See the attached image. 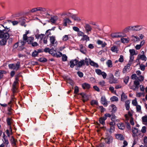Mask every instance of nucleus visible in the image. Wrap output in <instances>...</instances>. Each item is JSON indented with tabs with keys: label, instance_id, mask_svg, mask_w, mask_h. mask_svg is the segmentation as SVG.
I'll return each mask as SVG.
<instances>
[{
	"label": "nucleus",
	"instance_id": "5701e85b",
	"mask_svg": "<svg viewBox=\"0 0 147 147\" xmlns=\"http://www.w3.org/2000/svg\"><path fill=\"white\" fill-rule=\"evenodd\" d=\"M142 123L147 126V115H145L142 118Z\"/></svg>",
	"mask_w": 147,
	"mask_h": 147
},
{
	"label": "nucleus",
	"instance_id": "f704fd0d",
	"mask_svg": "<svg viewBox=\"0 0 147 147\" xmlns=\"http://www.w3.org/2000/svg\"><path fill=\"white\" fill-rule=\"evenodd\" d=\"M111 50L113 52H116V53H117L118 51V48L116 46H113L111 47Z\"/></svg>",
	"mask_w": 147,
	"mask_h": 147
},
{
	"label": "nucleus",
	"instance_id": "f257e3e1",
	"mask_svg": "<svg viewBox=\"0 0 147 147\" xmlns=\"http://www.w3.org/2000/svg\"><path fill=\"white\" fill-rule=\"evenodd\" d=\"M9 38V34L5 30H0V45H5L7 43V40Z\"/></svg>",
	"mask_w": 147,
	"mask_h": 147
},
{
	"label": "nucleus",
	"instance_id": "a211bd4d",
	"mask_svg": "<svg viewBox=\"0 0 147 147\" xmlns=\"http://www.w3.org/2000/svg\"><path fill=\"white\" fill-rule=\"evenodd\" d=\"M113 139V138L112 136H109L105 138V141L107 144H109L112 142Z\"/></svg>",
	"mask_w": 147,
	"mask_h": 147
},
{
	"label": "nucleus",
	"instance_id": "58836bf2",
	"mask_svg": "<svg viewBox=\"0 0 147 147\" xmlns=\"http://www.w3.org/2000/svg\"><path fill=\"white\" fill-rule=\"evenodd\" d=\"M106 64L108 67H112V63L111 60H109L106 62Z\"/></svg>",
	"mask_w": 147,
	"mask_h": 147
},
{
	"label": "nucleus",
	"instance_id": "e433bc0d",
	"mask_svg": "<svg viewBox=\"0 0 147 147\" xmlns=\"http://www.w3.org/2000/svg\"><path fill=\"white\" fill-rule=\"evenodd\" d=\"M83 37V38H82L81 40H82L83 41L86 40V41H89L90 40L88 36L84 34Z\"/></svg>",
	"mask_w": 147,
	"mask_h": 147
},
{
	"label": "nucleus",
	"instance_id": "6e6552de",
	"mask_svg": "<svg viewBox=\"0 0 147 147\" xmlns=\"http://www.w3.org/2000/svg\"><path fill=\"white\" fill-rule=\"evenodd\" d=\"M84 27L87 34H90V32H91L92 30V28L88 24H86L84 26Z\"/></svg>",
	"mask_w": 147,
	"mask_h": 147
},
{
	"label": "nucleus",
	"instance_id": "13d9d810",
	"mask_svg": "<svg viewBox=\"0 0 147 147\" xmlns=\"http://www.w3.org/2000/svg\"><path fill=\"white\" fill-rule=\"evenodd\" d=\"M142 95H143V96H144V94L143 93L141 92H136V96L137 97H140Z\"/></svg>",
	"mask_w": 147,
	"mask_h": 147
},
{
	"label": "nucleus",
	"instance_id": "a19ab883",
	"mask_svg": "<svg viewBox=\"0 0 147 147\" xmlns=\"http://www.w3.org/2000/svg\"><path fill=\"white\" fill-rule=\"evenodd\" d=\"M10 141L11 144L13 146H15L16 145V140L13 136L11 137Z\"/></svg>",
	"mask_w": 147,
	"mask_h": 147
},
{
	"label": "nucleus",
	"instance_id": "864d4df0",
	"mask_svg": "<svg viewBox=\"0 0 147 147\" xmlns=\"http://www.w3.org/2000/svg\"><path fill=\"white\" fill-rule=\"evenodd\" d=\"M4 143L6 145V146L9 144V142L8 139H6L5 138H4V139L3 140Z\"/></svg>",
	"mask_w": 147,
	"mask_h": 147
},
{
	"label": "nucleus",
	"instance_id": "c756f323",
	"mask_svg": "<svg viewBox=\"0 0 147 147\" xmlns=\"http://www.w3.org/2000/svg\"><path fill=\"white\" fill-rule=\"evenodd\" d=\"M130 103V101L129 100H127L125 102V105L126 109L127 110H128L129 109Z\"/></svg>",
	"mask_w": 147,
	"mask_h": 147
},
{
	"label": "nucleus",
	"instance_id": "f03ea898",
	"mask_svg": "<svg viewBox=\"0 0 147 147\" xmlns=\"http://www.w3.org/2000/svg\"><path fill=\"white\" fill-rule=\"evenodd\" d=\"M131 130L133 133L132 135L134 137L139 136L142 137L144 136V134L141 133L140 131L136 127H132Z\"/></svg>",
	"mask_w": 147,
	"mask_h": 147
},
{
	"label": "nucleus",
	"instance_id": "79ce46f5",
	"mask_svg": "<svg viewBox=\"0 0 147 147\" xmlns=\"http://www.w3.org/2000/svg\"><path fill=\"white\" fill-rule=\"evenodd\" d=\"M136 106V110L137 112L141 113V106L139 105H137Z\"/></svg>",
	"mask_w": 147,
	"mask_h": 147
},
{
	"label": "nucleus",
	"instance_id": "bb28decb",
	"mask_svg": "<svg viewBox=\"0 0 147 147\" xmlns=\"http://www.w3.org/2000/svg\"><path fill=\"white\" fill-rule=\"evenodd\" d=\"M82 86L83 88L88 89L90 88V85L89 84L84 83L82 84Z\"/></svg>",
	"mask_w": 147,
	"mask_h": 147
},
{
	"label": "nucleus",
	"instance_id": "774afa93",
	"mask_svg": "<svg viewBox=\"0 0 147 147\" xmlns=\"http://www.w3.org/2000/svg\"><path fill=\"white\" fill-rule=\"evenodd\" d=\"M38 52L36 51H34L32 53V55L33 56L35 57L38 55Z\"/></svg>",
	"mask_w": 147,
	"mask_h": 147
},
{
	"label": "nucleus",
	"instance_id": "b1692460",
	"mask_svg": "<svg viewBox=\"0 0 147 147\" xmlns=\"http://www.w3.org/2000/svg\"><path fill=\"white\" fill-rule=\"evenodd\" d=\"M115 136L117 139L121 140L124 139V137L123 135L121 134H117L115 135Z\"/></svg>",
	"mask_w": 147,
	"mask_h": 147
},
{
	"label": "nucleus",
	"instance_id": "c85d7f7f",
	"mask_svg": "<svg viewBox=\"0 0 147 147\" xmlns=\"http://www.w3.org/2000/svg\"><path fill=\"white\" fill-rule=\"evenodd\" d=\"M118 128L121 129H124L125 128L124 124L122 123H120L117 124Z\"/></svg>",
	"mask_w": 147,
	"mask_h": 147
},
{
	"label": "nucleus",
	"instance_id": "0e129e2a",
	"mask_svg": "<svg viewBox=\"0 0 147 147\" xmlns=\"http://www.w3.org/2000/svg\"><path fill=\"white\" fill-rule=\"evenodd\" d=\"M91 104L92 105H97L98 102L96 100H93L91 101Z\"/></svg>",
	"mask_w": 147,
	"mask_h": 147
},
{
	"label": "nucleus",
	"instance_id": "09e8293b",
	"mask_svg": "<svg viewBox=\"0 0 147 147\" xmlns=\"http://www.w3.org/2000/svg\"><path fill=\"white\" fill-rule=\"evenodd\" d=\"M120 72L119 70L118 69L116 70L115 74V76L117 77L120 76Z\"/></svg>",
	"mask_w": 147,
	"mask_h": 147
},
{
	"label": "nucleus",
	"instance_id": "dca6fc26",
	"mask_svg": "<svg viewBox=\"0 0 147 147\" xmlns=\"http://www.w3.org/2000/svg\"><path fill=\"white\" fill-rule=\"evenodd\" d=\"M34 40V37L31 36L28 37H27V38L25 40H23L25 41L26 42H28V44H31L33 42Z\"/></svg>",
	"mask_w": 147,
	"mask_h": 147
},
{
	"label": "nucleus",
	"instance_id": "9b49d317",
	"mask_svg": "<svg viewBox=\"0 0 147 147\" xmlns=\"http://www.w3.org/2000/svg\"><path fill=\"white\" fill-rule=\"evenodd\" d=\"M7 124L9 126V129L10 130V131L12 132V129L11 126V124L13 122V120L11 118H7Z\"/></svg>",
	"mask_w": 147,
	"mask_h": 147
},
{
	"label": "nucleus",
	"instance_id": "052dcab7",
	"mask_svg": "<svg viewBox=\"0 0 147 147\" xmlns=\"http://www.w3.org/2000/svg\"><path fill=\"white\" fill-rule=\"evenodd\" d=\"M29 33V31H27L26 32V33L25 34H24L23 36V40H25L26 39V38H27V35Z\"/></svg>",
	"mask_w": 147,
	"mask_h": 147
},
{
	"label": "nucleus",
	"instance_id": "6ab92c4d",
	"mask_svg": "<svg viewBox=\"0 0 147 147\" xmlns=\"http://www.w3.org/2000/svg\"><path fill=\"white\" fill-rule=\"evenodd\" d=\"M134 31H138L142 30L143 28L142 26V25H137L134 26Z\"/></svg>",
	"mask_w": 147,
	"mask_h": 147
},
{
	"label": "nucleus",
	"instance_id": "7c9ffc66",
	"mask_svg": "<svg viewBox=\"0 0 147 147\" xmlns=\"http://www.w3.org/2000/svg\"><path fill=\"white\" fill-rule=\"evenodd\" d=\"M140 59H141L142 60L145 61H146V57L144 55H140V58L138 57V58L136 60V61H138Z\"/></svg>",
	"mask_w": 147,
	"mask_h": 147
},
{
	"label": "nucleus",
	"instance_id": "cd10ccee",
	"mask_svg": "<svg viewBox=\"0 0 147 147\" xmlns=\"http://www.w3.org/2000/svg\"><path fill=\"white\" fill-rule=\"evenodd\" d=\"M106 119V117H104V116L100 118L99 121L100 123L104 125L105 124V121Z\"/></svg>",
	"mask_w": 147,
	"mask_h": 147
},
{
	"label": "nucleus",
	"instance_id": "603ef678",
	"mask_svg": "<svg viewBox=\"0 0 147 147\" xmlns=\"http://www.w3.org/2000/svg\"><path fill=\"white\" fill-rule=\"evenodd\" d=\"M69 38L68 35H65L63 37V41H66Z\"/></svg>",
	"mask_w": 147,
	"mask_h": 147
},
{
	"label": "nucleus",
	"instance_id": "ddd939ff",
	"mask_svg": "<svg viewBox=\"0 0 147 147\" xmlns=\"http://www.w3.org/2000/svg\"><path fill=\"white\" fill-rule=\"evenodd\" d=\"M111 37L113 38H121L122 37V35L121 33H113L111 34Z\"/></svg>",
	"mask_w": 147,
	"mask_h": 147
},
{
	"label": "nucleus",
	"instance_id": "393cba45",
	"mask_svg": "<svg viewBox=\"0 0 147 147\" xmlns=\"http://www.w3.org/2000/svg\"><path fill=\"white\" fill-rule=\"evenodd\" d=\"M97 43L99 45H101V46L102 47H105L107 45V44L105 42H103L100 40H97Z\"/></svg>",
	"mask_w": 147,
	"mask_h": 147
},
{
	"label": "nucleus",
	"instance_id": "2eb2a0df",
	"mask_svg": "<svg viewBox=\"0 0 147 147\" xmlns=\"http://www.w3.org/2000/svg\"><path fill=\"white\" fill-rule=\"evenodd\" d=\"M80 47V51L82 53L85 54L86 53V50L85 47H84L82 44L79 45Z\"/></svg>",
	"mask_w": 147,
	"mask_h": 147
},
{
	"label": "nucleus",
	"instance_id": "c03bdc74",
	"mask_svg": "<svg viewBox=\"0 0 147 147\" xmlns=\"http://www.w3.org/2000/svg\"><path fill=\"white\" fill-rule=\"evenodd\" d=\"M39 7H37L36 8H35L32 9L30 11L32 13H34L35 12H37V11H39Z\"/></svg>",
	"mask_w": 147,
	"mask_h": 147
},
{
	"label": "nucleus",
	"instance_id": "69168bd1",
	"mask_svg": "<svg viewBox=\"0 0 147 147\" xmlns=\"http://www.w3.org/2000/svg\"><path fill=\"white\" fill-rule=\"evenodd\" d=\"M16 100V99L14 98V96H12L11 97V101H10V102L8 104L9 105L11 103H12V102H15Z\"/></svg>",
	"mask_w": 147,
	"mask_h": 147
},
{
	"label": "nucleus",
	"instance_id": "c9c22d12",
	"mask_svg": "<svg viewBox=\"0 0 147 147\" xmlns=\"http://www.w3.org/2000/svg\"><path fill=\"white\" fill-rule=\"evenodd\" d=\"M39 11H40L42 13H45V12H47V9L46 8L44 7H39Z\"/></svg>",
	"mask_w": 147,
	"mask_h": 147
},
{
	"label": "nucleus",
	"instance_id": "3c124183",
	"mask_svg": "<svg viewBox=\"0 0 147 147\" xmlns=\"http://www.w3.org/2000/svg\"><path fill=\"white\" fill-rule=\"evenodd\" d=\"M38 61L41 62H45L47 61V60L45 58L41 57L39 59Z\"/></svg>",
	"mask_w": 147,
	"mask_h": 147
},
{
	"label": "nucleus",
	"instance_id": "680f3d73",
	"mask_svg": "<svg viewBox=\"0 0 147 147\" xmlns=\"http://www.w3.org/2000/svg\"><path fill=\"white\" fill-rule=\"evenodd\" d=\"M130 26H129L124 29V32H129V30L130 31Z\"/></svg>",
	"mask_w": 147,
	"mask_h": 147
},
{
	"label": "nucleus",
	"instance_id": "7ed1b4c3",
	"mask_svg": "<svg viewBox=\"0 0 147 147\" xmlns=\"http://www.w3.org/2000/svg\"><path fill=\"white\" fill-rule=\"evenodd\" d=\"M90 61V59L86 58L85 60L82 59L78 62L77 60V66L79 67H81L82 66L86 64V65H89V62Z\"/></svg>",
	"mask_w": 147,
	"mask_h": 147
},
{
	"label": "nucleus",
	"instance_id": "4d7b16f0",
	"mask_svg": "<svg viewBox=\"0 0 147 147\" xmlns=\"http://www.w3.org/2000/svg\"><path fill=\"white\" fill-rule=\"evenodd\" d=\"M129 52L130 54V55H136L135 54V51L134 49H130Z\"/></svg>",
	"mask_w": 147,
	"mask_h": 147
},
{
	"label": "nucleus",
	"instance_id": "e2e57ef3",
	"mask_svg": "<svg viewBox=\"0 0 147 147\" xmlns=\"http://www.w3.org/2000/svg\"><path fill=\"white\" fill-rule=\"evenodd\" d=\"M42 40H43L44 43L47 44V38L46 36L44 37Z\"/></svg>",
	"mask_w": 147,
	"mask_h": 147
},
{
	"label": "nucleus",
	"instance_id": "20e7f679",
	"mask_svg": "<svg viewBox=\"0 0 147 147\" xmlns=\"http://www.w3.org/2000/svg\"><path fill=\"white\" fill-rule=\"evenodd\" d=\"M9 68L11 69L17 71L20 68V62H17L16 64H10L8 65Z\"/></svg>",
	"mask_w": 147,
	"mask_h": 147
},
{
	"label": "nucleus",
	"instance_id": "a18cd8bd",
	"mask_svg": "<svg viewBox=\"0 0 147 147\" xmlns=\"http://www.w3.org/2000/svg\"><path fill=\"white\" fill-rule=\"evenodd\" d=\"M6 74V72L3 70H0V80L3 77V74Z\"/></svg>",
	"mask_w": 147,
	"mask_h": 147
},
{
	"label": "nucleus",
	"instance_id": "4be33fe9",
	"mask_svg": "<svg viewBox=\"0 0 147 147\" xmlns=\"http://www.w3.org/2000/svg\"><path fill=\"white\" fill-rule=\"evenodd\" d=\"M45 36V34H37L35 35L36 38L38 39H40V40H42Z\"/></svg>",
	"mask_w": 147,
	"mask_h": 147
},
{
	"label": "nucleus",
	"instance_id": "2f4dec72",
	"mask_svg": "<svg viewBox=\"0 0 147 147\" xmlns=\"http://www.w3.org/2000/svg\"><path fill=\"white\" fill-rule=\"evenodd\" d=\"M19 22L20 23V24L22 26H24L25 27L26 25H25V20L23 18H21L19 20Z\"/></svg>",
	"mask_w": 147,
	"mask_h": 147
},
{
	"label": "nucleus",
	"instance_id": "5fc2aeb1",
	"mask_svg": "<svg viewBox=\"0 0 147 147\" xmlns=\"http://www.w3.org/2000/svg\"><path fill=\"white\" fill-rule=\"evenodd\" d=\"M132 103L133 105L134 106H136L137 105L138 102L136 98H135L134 100H132Z\"/></svg>",
	"mask_w": 147,
	"mask_h": 147
},
{
	"label": "nucleus",
	"instance_id": "f3484780",
	"mask_svg": "<svg viewBox=\"0 0 147 147\" xmlns=\"http://www.w3.org/2000/svg\"><path fill=\"white\" fill-rule=\"evenodd\" d=\"M101 102L104 106H107V103L105 97L104 96H102L101 97Z\"/></svg>",
	"mask_w": 147,
	"mask_h": 147
},
{
	"label": "nucleus",
	"instance_id": "ea45409f",
	"mask_svg": "<svg viewBox=\"0 0 147 147\" xmlns=\"http://www.w3.org/2000/svg\"><path fill=\"white\" fill-rule=\"evenodd\" d=\"M121 42L123 43H127L129 41V38H121Z\"/></svg>",
	"mask_w": 147,
	"mask_h": 147
},
{
	"label": "nucleus",
	"instance_id": "9d476101",
	"mask_svg": "<svg viewBox=\"0 0 147 147\" xmlns=\"http://www.w3.org/2000/svg\"><path fill=\"white\" fill-rule=\"evenodd\" d=\"M131 63H129L126 66H125L123 70V73H125L129 71L131 69L130 66Z\"/></svg>",
	"mask_w": 147,
	"mask_h": 147
},
{
	"label": "nucleus",
	"instance_id": "473e14b6",
	"mask_svg": "<svg viewBox=\"0 0 147 147\" xmlns=\"http://www.w3.org/2000/svg\"><path fill=\"white\" fill-rule=\"evenodd\" d=\"M19 42H18V43L19 45V47H20V49L21 50L23 49V48H22V47L25 44L26 42L25 41Z\"/></svg>",
	"mask_w": 147,
	"mask_h": 147
},
{
	"label": "nucleus",
	"instance_id": "f8f14e48",
	"mask_svg": "<svg viewBox=\"0 0 147 147\" xmlns=\"http://www.w3.org/2000/svg\"><path fill=\"white\" fill-rule=\"evenodd\" d=\"M71 23V21L68 18H65L63 20V25L66 26L67 24H69Z\"/></svg>",
	"mask_w": 147,
	"mask_h": 147
},
{
	"label": "nucleus",
	"instance_id": "4468645a",
	"mask_svg": "<svg viewBox=\"0 0 147 147\" xmlns=\"http://www.w3.org/2000/svg\"><path fill=\"white\" fill-rule=\"evenodd\" d=\"M77 65V60L76 59L72 60L70 62V67L72 68L75 65Z\"/></svg>",
	"mask_w": 147,
	"mask_h": 147
},
{
	"label": "nucleus",
	"instance_id": "4c0bfd02",
	"mask_svg": "<svg viewBox=\"0 0 147 147\" xmlns=\"http://www.w3.org/2000/svg\"><path fill=\"white\" fill-rule=\"evenodd\" d=\"M110 100L112 102L117 101L118 100V98L117 97L114 96L111 98Z\"/></svg>",
	"mask_w": 147,
	"mask_h": 147
},
{
	"label": "nucleus",
	"instance_id": "72a5a7b5",
	"mask_svg": "<svg viewBox=\"0 0 147 147\" xmlns=\"http://www.w3.org/2000/svg\"><path fill=\"white\" fill-rule=\"evenodd\" d=\"M71 17L74 20L77 21H79L81 20L80 18L79 17L77 16L76 15H72L71 16Z\"/></svg>",
	"mask_w": 147,
	"mask_h": 147
},
{
	"label": "nucleus",
	"instance_id": "a878e982",
	"mask_svg": "<svg viewBox=\"0 0 147 147\" xmlns=\"http://www.w3.org/2000/svg\"><path fill=\"white\" fill-rule=\"evenodd\" d=\"M121 101H125L127 98V95L123 92L121 95Z\"/></svg>",
	"mask_w": 147,
	"mask_h": 147
},
{
	"label": "nucleus",
	"instance_id": "8fccbe9b",
	"mask_svg": "<svg viewBox=\"0 0 147 147\" xmlns=\"http://www.w3.org/2000/svg\"><path fill=\"white\" fill-rule=\"evenodd\" d=\"M95 71L96 73L99 75H101V73L102 72L101 70L99 69H96L95 70Z\"/></svg>",
	"mask_w": 147,
	"mask_h": 147
},
{
	"label": "nucleus",
	"instance_id": "aec40b11",
	"mask_svg": "<svg viewBox=\"0 0 147 147\" xmlns=\"http://www.w3.org/2000/svg\"><path fill=\"white\" fill-rule=\"evenodd\" d=\"M58 19L59 18L57 16H53L51 18L50 21L52 23H55Z\"/></svg>",
	"mask_w": 147,
	"mask_h": 147
},
{
	"label": "nucleus",
	"instance_id": "37998d69",
	"mask_svg": "<svg viewBox=\"0 0 147 147\" xmlns=\"http://www.w3.org/2000/svg\"><path fill=\"white\" fill-rule=\"evenodd\" d=\"M146 126H144L142 127V128L141 129V132L143 134H144L146 132Z\"/></svg>",
	"mask_w": 147,
	"mask_h": 147
},
{
	"label": "nucleus",
	"instance_id": "412c9836",
	"mask_svg": "<svg viewBox=\"0 0 147 147\" xmlns=\"http://www.w3.org/2000/svg\"><path fill=\"white\" fill-rule=\"evenodd\" d=\"M80 94L82 97V99L84 102H85L88 100V98L86 94L84 93H82Z\"/></svg>",
	"mask_w": 147,
	"mask_h": 147
},
{
	"label": "nucleus",
	"instance_id": "bf43d9fd",
	"mask_svg": "<svg viewBox=\"0 0 147 147\" xmlns=\"http://www.w3.org/2000/svg\"><path fill=\"white\" fill-rule=\"evenodd\" d=\"M62 59L63 61H66L67 60V57L65 55H63L62 56Z\"/></svg>",
	"mask_w": 147,
	"mask_h": 147
},
{
	"label": "nucleus",
	"instance_id": "39448f33",
	"mask_svg": "<svg viewBox=\"0 0 147 147\" xmlns=\"http://www.w3.org/2000/svg\"><path fill=\"white\" fill-rule=\"evenodd\" d=\"M18 79L17 77L15 78V81L14 82L13 85L12 90L13 93L16 92L18 89Z\"/></svg>",
	"mask_w": 147,
	"mask_h": 147
},
{
	"label": "nucleus",
	"instance_id": "49530a36",
	"mask_svg": "<svg viewBox=\"0 0 147 147\" xmlns=\"http://www.w3.org/2000/svg\"><path fill=\"white\" fill-rule=\"evenodd\" d=\"M111 107L112 108V111L113 112H115L117 110V107L115 106L113 104L111 105Z\"/></svg>",
	"mask_w": 147,
	"mask_h": 147
},
{
	"label": "nucleus",
	"instance_id": "1a4fd4ad",
	"mask_svg": "<svg viewBox=\"0 0 147 147\" xmlns=\"http://www.w3.org/2000/svg\"><path fill=\"white\" fill-rule=\"evenodd\" d=\"M109 83L111 84L117 83V80L114 78L113 75L112 74H111L110 77Z\"/></svg>",
	"mask_w": 147,
	"mask_h": 147
},
{
	"label": "nucleus",
	"instance_id": "6e6d98bb",
	"mask_svg": "<svg viewBox=\"0 0 147 147\" xmlns=\"http://www.w3.org/2000/svg\"><path fill=\"white\" fill-rule=\"evenodd\" d=\"M98 84L101 86H105V82L104 80H102L98 82Z\"/></svg>",
	"mask_w": 147,
	"mask_h": 147
},
{
	"label": "nucleus",
	"instance_id": "338daca9",
	"mask_svg": "<svg viewBox=\"0 0 147 147\" xmlns=\"http://www.w3.org/2000/svg\"><path fill=\"white\" fill-rule=\"evenodd\" d=\"M129 78L128 77H126L124 79V82L125 84H127L128 83Z\"/></svg>",
	"mask_w": 147,
	"mask_h": 147
},
{
	"label": "nucleus",
	"instance_id": "0eeeda50",
	"mask_svg": "<svg viewBox=\"0 0 147 147\" xmlns=\"http://www.w3.org/2000/svg\"><path fill=\"white\" fill-rule=\"evenodd\" d=\"M139 85V82L138 80H135L134 82L133 85L130 87V88L134 90H138Z\"/></svg>",
	"mask_w": 147,
	"mask_h": 147
},
{
	"label": "nucleus",
	"instance_id": "423d86ee",
	"mask_svg": "<svg viewBox=\"0 0 147 147\" xmlns=\"http://www.w3.org/2000/svg\"><path fill=\"white\" fill-rule=\"evenodd\" d=\"M49 40L50 44L54 46H56L58 44V42L55 36H52L49 37Z\"/></svg>",
	"mask_w": 147,
	"mask_h": 147
},
{
	"label": "nucleus",
	"instance_id": "de8ad7c7",
	"mask_svg": "<svg viewBox=\"0 0 147 147\" xmlns=\"http://www.w3.org/2000/svg\"><path fill=\"white\" fill-rule=\"evenodd\" d=\"M111 120L112 121L115 122L119 121L118 120L116 119V117L115 115H112V116Z\"/></svg>",
	"mask_w": 147,
	"mask_h": 147
}]
</instances>
